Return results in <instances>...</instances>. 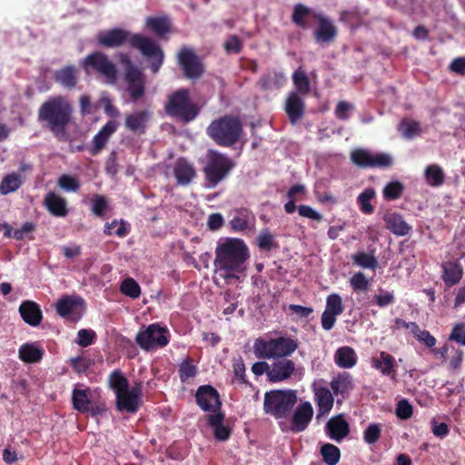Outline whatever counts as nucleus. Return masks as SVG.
Wrapping results in <instances>:
<instances>
[{
	"instance_id": "7",
	"label": "nucleus",
	"mask_w": 465,
	"mask_h": 465,
	"mask_svg": "<svg viewBox=\"0 0 465 465\" xmlns=\"http://www.w3.org/2000/svg\"><path fill=\"white\" fill-rule=\"evenodd\" d=\"M167 115L180 120L183 123H190L196 118L200 109L190 98L188 89L181 88L168 96L164 106Z\"/></svg>"
},
{
	"instance_id": "27",
	"label": "nucleus",
	"mask_w": 465,
	"mask_h": 465,
	"mask_svg": "<svg viewBox=\"0 0 465 465\" xmlns=\"http://www.w3.org/2000/svg\"><path fill=\"white\" fill-rule=\"evenodd\" d=\"M371 367L380 371L382 375L394 378L397 363L391 354L386 351H381L378 356L371 358Z\"/></svg>"
},
{
	"instance_id": "26",
	"label": "nucleus",
	"mask_w": 465,
	"mask_h": 465,
	"mask_svg": "<svg viewBox=\"0 0 465 465\" xmlns=\"http://www.w3.org/2000/svg\"><path fill=\"white\" fill-rule=\"evenodd\" d=\"M19 313L25 322L31 326H38L43 319L40 306L33 301H25L19 306Z\"/></svg>"
},
{
	"instance_id": "25",
	"label": "nucleus",
	"mask_w": 465,
	"mask_h": 465,
	"mask_svg": "<svg viewBox=\"0 0 465 465\" xmlns=\"http://www.w3.org/2000/svg\"><path fill=\"white\" fill-rule=\"evenodd\" d=\"M150 118L149 112L143 110L125 116L124 125L126 129L137 134H144L147 129V123Z\"/></svg>"
},
{
	"instance_id": "17",
	"label": "nucleus",
	"mask_w": 465,
	"mask_h": 465,
	"mask_svg": "<svg viewBox=\"0 0 465 465\" xmlns=\"http://www.w3.org/2000/svg\"><path fill=\"white\" fill-rule=\"evenodd\" d=\"M313 417V408L308 401L302 402L295 409L290 424V430L293 433L304 431Z\"/></svg>"
},
{
	"instance_id": "1",
	"label": "nucleus",
	"mask_w": 465,
	"mask_h": 465,
	"mask_svg": "<svg viewBox=\"0 0 465 465\" xmlns=\"http://www.w3.org/2000/svg\"><path fill=\"white\" fill-rule=\"evenodd\" d=\"M98 45L106 48H116L128 43L130 47L138 50L146 59L153 74H157L164 62V52L153 38L142 34L114 27L97 35Z\"/></svg>"
},
{
	"instance_id": "23",
	"label": "nucleus",
	"mask_w": 465,
	"mask_h": 465,
	"mask_svg": "<svg viewBox=\"0 0 465 465\" xmlns=\"http://www.w3.org/2000/svg\"><path fill=\"white\" fill-rule=\"evenodd\" d=\"M118 123L114 120L108 121L94 136L93 146L90 149L92 155H96L105 147L110 136L117 130Z\"/></svg>"
},
{
	"instance_id": "31",
	"label": "nucleus",
	"mask_w": 465,
	"mask_h": 465,
	"mask_svg": "<svg viewBox=\"0 0 465 465\" xmlns=\"http://www.w3.org/2000/svg\"><path fill=\"white\" fill-rule=\"evenodd\" d=\"M91 398L92 392L90 388L74 389L72 391L73 408L81 413H86L88 406L92 402Z\"/></svg>"
},
{
	"instance_id": "20",
	"label": "nucleus",
	"mask_w": 465,
	"mask_h": 465,
	"mask_svg": "<svg viewBox=\"0 0 465 465\" xmlns=\"http://www.w3.org/2000/svg\"><path fill=\"white\" fill-rule=\"evenodd\" d=\"M54 80L62 87L74 90L79 82V70L74 64L64 65L54 71Z\"/></svg>"
},
{
	"instance_id": "19",
	"label": "nucleus",
	"mask_w": 465,
	"mask_h": 465,
	"mask_svg": "<svg viewBox=\"0 0 465 465\" xmlns=\"http://www.w3.org/2000/svg\"><path fill=\"white\" fill-rule=\"evenodd\" d=\"M295 371V363L287 358L277 359L271 365L269 381L281 382L292 377Z\"/></svg>"
},
{
	"instance_id": "56",
	"label": "nucleus",
	"mask_w": 465,
	"mask_h": 465,
	"mask_svg": "<svg viewBox=\"0 0 465 465\" xmlns=\"http://www.w3.org/2000/svg\"><path fill=\"white\" fill-rule=\"evenodd\" d=\"M381 427L378 423L370 424L363 432V439L368 444L376 443L381 438Z\"/></svg>"
},
{
	"instance_id": "46",
	"label": "nucleus",
	"mask_w": 465,
	"mask_h": 465,
	"mask_svg": "<svg viewBox=\"0 0 465 465\" xmlns=\"http://www.w3.org/2000/svg\"><path fill=\"white\" fill-rule=\"evenodd\" d=\"M257 245L260 250L265 252H271L272 249H278L279 244L275 241L274 236L269 232V230H263L257 237Z\"/></svg>"
},
{
	"instance_id": "30",
	"label": "nucleus",
	"mask_w": 465,
	"mask_h": 465,
	"mask_svg": "<svg viewBox=\"0 0 465 465\" xmlns=\"http://www.w3.org/2000/svg\"><path fill=\"white\" fill-rule=\"evenodd\" d=\"M442 269V280L448 287L457 284L462 278L463 269L461 264L458 262H443Z\"/></svg>"
},
{
	"instance_id": "18",
	"label": "nucleus",
	"mask_w": 465,
	"mask_h": 465,
	"mask_svg": "<svg viewBox=\"0 0 465 465\" xmlns=\"http://www.w3.org/2000/svg\"><path fill=\"white\" fill-rule=\"evenodd\" d=\"M305 102L297 92H291L286 99L284 110L291 122L295 124L305 114Z\"/></svg>"
},
{
	"instance_id": "16",
	"label": "nucleus",
	"mask_w": 465,
	"mask_h": 465,
	"mask_svg": "<svg viewBox=\"0 0 465 465\" xmlns=\"http://www.w3.org/2000/svg\"><path fill=\"white\" fill-rule=\"evenodd\" d=\"M173 173L178 185L187 186L197 177V171L192 162L185 157H179L173 165Z\"/></svg>"
},
{
	"instance_id": "39",
	"label": "nucleus",
	"mask_w": 465,
	"mask_h": 465,
	"mask_svg": "<svg viewBox=\"0 0 465 465\" xmlns=\"http://www.w3.org/2000/svg\"><path fill=\"white\" fill-rule=\"evenodd\" d=\"M108 382L115 395L129 389V381L121 370L113 371L109 375Z\"/></svg>"
},
{
	"instance_id": "41",
	"label": "nucleus",
	"mask_w": 465,
	"mask_h": 465,
	"mask_svg": "<svg viewBox=\"0 0 465 465\" xmlns=\"http://www.w3.org/2000/svg\"><path fill=\"white\" fill-rule=\"evenodd\" d=\"M315 401L322 413L329 412L333 406V396L327 388H319L315 392Z\"/></svg>"
},
{
	"instance_id": "8",
	"label": "nucleus",
	"mask_w": 465,
	"mask_h": 465,
	"mask_svg": "<svg viewBox=\"0 0 465 465\" xmlns=\"http://www.w3.org/2000/svg\"><path fill=\"white\" fill-rule=\"evenodd\" d=\"M297 402V396L292 391L275 390L265 393L263 411L275 419L287 418Z\"/></svg>"
},
{
	"instance_id": "52",
	"label": "nucleus",
	"mask_w": 465,
	"mask_h": 465,
	"mask_svg": "<svg viewBox=\"0 0 465 465\" xmlns=\"http://www.w3.org/2000/svg\"><path fill=\"white\" fill-rule=\"evenodd\" d=\"M325 311L336 315H340L343 312L344 306L339 294L332 293L327 297Z\"/></svg>"
},
{
	"instance_id": "61",
	"label": "nucleus",
	"mask_w": 465,
	"mask_h": 465,
	"mask_svg": "<svg viewBox=\"0 0 465 465\" xmlns=\"http://www.w3.org/2000/svg\"><path fill=\"white\" fill-rule=\"evenodd\" d=\"M232 371L234 379L237 380L239 383L246 384L248 382L245 378V365L241 357L237 360H234L232 363Z\"/></svg>"
},
{
	"instance_id": "4",
	"label": "nucleus",
	"mask_w": 465,
	"mask_h": 465,
	"mask_svg": "<svg viewBox=\"0 0 465 465\" xmlns=\"http://www.w3.org/2000/svg\"><path fill=\"white\" fill-rule=\"evenodd\" d=\"M206 133L217 145L232 147L240 141L243 128L238 117L224 115L213 120L207 127Z\"/></svg>"
},
{
	"instance_id": "58",
	"label": "nucleus",
	"mask_w": 465,
	"mask_h": 465,
	"mask_svg": "<svg viewBox=\"0 0 465 465\" xmlns=\"http://www.w3.org/2000/svg\"><path fill=\"white\" fill-rule=\"evenodd\" d=\"M92 361L84 356H77L70 360V365L79 374L86 372L90 368Z\"/></svg>"
},
{
	"instance_id": "40",
	"label": "nucleus",
	"mask_w": 465,
	"mask_h": 465,
	"mask_svg": "<svg viewBox=\"0 0 465 465\" xmlns=\"http://www.w3.org/2000/svg\"><path fill=\"white\" fill-rule=\"evenodd\" d=\"M375 195L376 192L372 187L366 188L358 195L357 204L362 213L371 214L374 212V206L371 202L375 197Z\"/></svg>"
},
{
	"instance_id": "43",
	"label": "nucleus",
	"mask_w": 465,
	"mask_h": 465,
	"mask_svg": "<svg viewBox=\"0 0 465 465\" xmlns=\"http://www.w3.org/2000/svg\"><path fill=\"white\" fill-rule=\"evenodd\" d=\"M292 80L299 94L307 95L310 93L311 82L303 70L297 69L292 74Z\"/></svg>"
},
{
	"instance_id": "64",
	"label": "nucleus",
	"mask_w": 465,
	"mask_h": 465,
	"mask_svg": "<svg viewBox=\"0 0 465 465\" xmlns=\"http://www.w3.org/2000/svg\"><path fill=\"white\" fill-rule=\"evenodd\" d=\"M223 47L228 53L239 54L242 49V43L237 35H230Z\"/></svg>"
},
{
	"instance_id": "54",
	"label": "nucleus",
	"mask_w": 465,
	"mask_h": 465,
	"mask_svg": "<svg viewBox=\"0 0 465 465\" xmlns=\"http://www.w3.org/2000/svg\"><path fill=\"white\" fill-rule=\"evenodd\" d=\"M393 163L392 157L389 153H371L370 168H388Z\"/></svg>"
},
{
	"instance_id": "33",
	"label": "nucleus",
	"mask_w": 465,
	"mask_h": 465,
	"mask_svg": "<svg viewBox=\"0 0 465 465\" xmlns=\"http://www.w3.org/2000/svg\"><path fill=\"white\" fill-rule=\"evenodd\" d=\"M334 361L341 368L350 369L356 365L357 354L351 347L343 346L335 351Z\"/></svg>"
},
{
	"instance_id": "5",
	"label": "nucleus",
	"mask_w": 465,
	"mask_h": 465,
	"mask_svg": "<svg viewBox=\"0 0 465 465\" xmlns=\"http://www.w3.org/2000/svg\"><path fill=\"white\" fill-rule=\"evenodd\" d=\"M299 347L298 341L292 337L257 338L253 352L259 359H282L290 357Z\"/></svg>"
},
{
	"instance_id": "53",
	"label": "nucleus",
	"mask_w": 465,
	"mask_h": 465,
	"mask_svg": "<svg viewBox=\"0 0 465 465\" xmlns=\"http://www.w3.org/2000/svg\"><path fill=\"white\" fill-rule=\"evenodd\" d=\"M57 184L67 192H77L81 186L79 180L70 174H62L58 178Z\"/></svg>"
},
{
	"instance_id": "63",
	"label": "nucleus",
	"mask_w": 465,
	"mask_h": 465,
	"mask_svg": "<svg viewBox=\"0 0 465 465\" xmlns=\"http://www.w3.org/2000/svg\"><path fill=\"white\" fill-rule=\"evenodd\" d=\"M449 340L455 341L456 342L465 346V323H457L452 328Z\"/></svg>"
},
{
	"instance_id": "38",
	"label": "nucleus",
	"mask_w": 465,
	"mask_h": 465,
	"mask_svg": "<svg viewBox=\"0 0 465 465\" xmlns=\"http://www.w3.org/2000/svg\"><path fill=\"white\" fill-rule=\"evenodd\" d=\"M285 81L284 75L280 73H269L262 75L258 84L262 90L279 89Z\"/></svg>"
},
{
	"instance_id": "62",
	"label": "nucleus",
	"mask_w": 465,
	"mask_h": 465,
	"mask_svg": "<svg viewBox=\"0 0 465 465\" xmlns=\"http://www.w3.org/2000/svg\"><path fill=\"white\" fill-rule=\"evenodd\" d=\"M107 201L102 195H94L92 200V211L97 216H103L107 208Z\"/></svg>"
},
{
	"instance_id": "3",
	"label": "nucleus",
	"mask_w": 465,
	"mask_h": 465,
	"mask_svg": "<svg viewBox=\"0 0 465 465\" xmlns=\"http://www.w3.org/2000/svg\"><path fill=\"white\" fill-rule=\"evenodd\" d=\"M74 107L63 95L49 97L38 109V120L59 141H67V126L72 121Z\"/></svg>"
},
{
	"instance_id": "22",
	"label": "nucleus",
	"mask_w": 465,
	"mask_h": 465,
	"mask_svg": "<svg viewBox=\"0 0 465 465\" xmlns=\"http://www.w3.org/2000/svg\"><path fill=\"white\" fill-rule=\"evenodd\" d=\"M314 17L317 18L319 22L317 29L313 32L316 42L331 43L334 41L337 36V29L332 22L321 14H314Z\"/></svg>"
},
{
	"instance_id": "49",
	"label": "nucleus",
	"mask_w": 465,
	"mask_h": 465,
	"mask_svg": "<svg viewBox=\"0 0 465 465\" xmlns=\"http://www.w3.org/2000/svg\"><path fill=\"white\" fill-rule=\"evenodd\" d=\"M371 153L365 149H355L351 153V162L361 168L371 167Z\"/></svg>"
},
{
	"instance_id": "37",
	"label": "nucleus",
	"mask_w": 465,
	"mask_h": 465,
	"mask_svg": "<svg viewBox=\"0 0 465 465\" xmlns=\"http://www.w3.org/2000/svg\"><path fill=\"white\" fill-rule=\"evenodd\" d=\"M398 131L404 138L408 140L413 139L421 134L420 123L418 121L408 118H403L401 121Z\"/></svg>"
},
{
	"instance_id": "57",
	"label": "nucleus",
	"mask_w": 465,
	"mask_h": 465,
	"mask_svg": "<svg viewBox=\"0 0 465 465\" xmlns=\"http://www.w3.org/2000/svg\"><path fill=\"white\" fill-rule=\"evenodd\" d=\"M104 233L107 235L115 234L119 237H124L127 234V228L125 223L121 222L120 223L114 220L111 223H106L104 226Z\"/></svg>"
},
{
	"instance_id": "13",
	"label": "nucleus",
	"mask_w": 465,
	"mask_h": 465,
	"mask_svg": "<svg viewBox=\"0 0 465 465\" xmlns=\"http://www.w3.org/2000/svg\"><path fill=\"white\" fill-rule=\"evenodd\" d=\"M195 401L200 409L205 412L214 414L221 411L220 394L212 385H201L196 391Z\"/></svg>"
},
{
	"instance_id": "6",
	"label": "nucleus",
	"mask_w": 465,
	"mask_h": 465,
	"mask_svg": "<svg viewBox=\"0 0 465 465\" xmlns=\"http://www.w3.org/2000/svg\"><path fill=\"white\" fill-rule=\"evenodd\" d=\"M235 165V162L228 155L217 150L209 149L203 168L207 186L215 188L230 175Z\"/></svg>"
},
{
	"instance_id": "51",
	"label": "nucleus",
	"mask_w": 465,
	"mask_h": 465,
	"mask_svg": "<svg viewBox=\"0 0 465 465\" xmlns=\"http://www.w3.org/2000/svg\"><path fill=\"white\" fill-rule=\"evenodd\" d=\"M178 372L181 381L186 382L188 380L195 377L197 367L193 364L191 359L188 358L181 363Z\"/></svg>"
},
{
	"instance_id": "55",
	"label": "nucleus",
	"mask_w": 465,
	"mask_h": 465,
	"mask_svg": "<svg viewBox=\"0 0 465 465\" xmlns=\"http://www.w3.org/2000/svg\"><path fill=\"white\" fill-rule=\"evenodd\" d=\"M350 284L353 290V292H366L370 287V282L366 279V276L363 272H359L354 273L350 279Z\"/></svg>"
},
{
	"instance_id": "11",
	"label": "nucleus",
	"mask_w": 465,
	"mask_h": 465,
	"mask_svg": "<svg viewBox=\"0 0 465 465\" xmlns=\"http://www.w3.org/2000/svg\"><path fill=\"white\" fill-rule=\"evenodd\" d=\"M135 342L145 351L163 348L169 343V331L158 323L149 324L139 330Z\"/></svg>"
},
{
	"instance_id": "10",
	"label": "nucleus",
	"mask_w": 465,
	"mask_h": 465,
	"mask_svg": "<svg viewBox=\"0 0 465 465\" xmlns=\"http://www.w3.org/2000/svg\"><path fill=\"white\" fill-rule=\"evenodd\" d=\"M120 61L124 65V80L130 99L132 102H137L145 94V75L126 54H123Z\"/></svg>"
},
{
	"instance_id": "12",
	"label": "nucleus",
	"mask_w": 465,
	"mask_h": 465,
	"mask_svg": "<svg viewBox=\"0 0 465 465\" xmlns=\"http://www.w3.org/2000/svg\"><path fill=\"white\" fill-rule=\"evenodd\" d=\"M56 313L71 322L81 320L85 311V302L79 295L64 294L54 303Z\"/></svg>"
},
{
	"instance_id": "36",
	"label": "nucleus",
	"mask_w": 465,
	"mask_h": 465,
	"mask_svg": "<svg viewBox=\"0 0 465 465\" xmlns=\"http://www.w3.org/2000/svg\"><path fill=\"white\" fill-rule=\"evenodd\" d=\"M24 183L21 174L13 173L5 175L0 183V193L6 195L17 191Z\"/></svg>"
},
{
	"instance_id": "45",
	"label": "nucleus",
	"mask_w": 465,
	"mask_h": 465,
	"mask_svg": "<svg viewBox=\"0 0 465 465\" xmlns=\"http://www.w3.org/2000/svg\"><path fill=\"white\" fill-rule=\"evenodd\" d=\"M321 454L327 465H336L341 458L340 449L331 443L323 444L321 448Z\"/></svg>"
},
{
	"instance_id": "21",
	"label": "nucleus",
	"mask_w": 465,
	"mask_h": 465,
	"mask_svg": "<svg viewBox=\"0 0 465 465\" xmlns=\"http://www.w3.org/2000/svg\"><path fill=\"white\" fill-rule=\"evenodd\" d=\"M328 436L341 442L350 433V425L341 414L331 417L325 425Z\"/></svg>"
},
{
	"instance_id": "59",
	"label": "nucleus",
	"mask_w": 465,
	"mask_h": 465,
	"mask_svg": "<svg viewBox=\"0 0 465 465\" xmlns=\"http://www.w3.org/2000/svg\"><path fill=\"white\" fill-rule=\"evenodd\" d=\"M412 405L405 399L401 400L396 408V415L401 420H408L412 416Z\"/></svg>"
},
{
	"instance_id": "2",
	"label": "nucleus",
	"mask_w": 465,
	"mask_h": 465,
	"mask_svg": "<svg viewBox=\"0 0 465 465\" xmlns=\"http://www.w3.org/2000/svg\"><path fill=\"white\" fill-rule=\"evenodd\" d=\"M249 258V248L243 240L226 238L217 243L213 264L224 280H239L247 270Z\"/></svg>"
},
{
	"instance_id": "44",
	"label": "nucleus",
	"mask_w": 465,
	"mask_h": 465,
	"mask_svg": "<svg viewBox=\"0 0 465 465\" xmlns=\"http://www.w3.org/2000/svg\"><path fill=\"white\" fill-rule=\"evenodd\" d=\"M354 264L364 269L375 270L378 267V261L372 253L359 252L351 256Z\"/></svg>"
},
{
	"instance_id": "28",
	"label": "nucleus",
	"mask_w": 465,
	"mask_h": 465,
	"mask_svg": "<svg viewBox=\"0 0 465 465\" xmlns=\"http://www.w3.org/2000/svg\"><path fill=\"white\" fill-rule=\"evenodd\" d=\"M386 227L394 235L405 236L411 231V226L409 225L403 217L398 213H388L384 216Z\"/></svg>"
},
{
	"instance_id": "32",
	"label": "nucleus",
	"mask_w": 465,
	"mask_h": 465,
	"mask_svg": "<svg viewBox=\"0 0 465 465\" xmlns=\"http://www.w3.org/2000/svg\"><path fill=\"white\" fill-rule=\"evenodd\" d=\"M45 354V351L34 343H25L18 351L19 359L25 363L39 362Z\"/></svg>"
},
{
	"instance_id": "34",
	"label": "nucleus",
	"mask_w": 465,
	"mask_h": 465,
	"mask_svg": "<svg viewBox=\"0 0 465 465\" xmlns=\"http://www.w3.org/2000/svg\"><path fill=\"white\" fill-rule=\"evenodd\" d=\"M145 25L148 29L160 38H163L171 30L170 21L165 16H148Z\"/></svg>"
},
{
	"instance_id": "42",
	"label": "nucleus",
	"mask_w": 465,
	"mask_h": 465,
	"mask_svg": "<svg viewBox=\"0 0 465 465\" xmlns=\"http://www.w3.org/2000/svg\"><path fill=\"white\" fill-rule=\"evenodd\" d=\"M425 179L428 184L432 187H438L443 184L445 174L443 170L438 164H430L425 169Z\"/></svg>"
},
{
	"instance_id": "14",
	"label": "nucleus",
	"mask_w": 465,
	"mask_h": 465,
	"mask_svg": "<svg viewBox=\"0 0 465 465\" xmlns=\"http://www.w3.org/2000/svg\"><path fill=\"white\" fill-rule=\"evenodd\" d=\"M178 63L182 67L184 75L189 79H196L202 76L204 72L203 65L195 53L183 47L178 54Z\"/></svg>"
},
{
	"instance_id": "24",
	"label": "nucleus",
	"mask_w": 465,
	"mask_h": 465,
	"mask_svg": "<svg viewBox=\"0 0 465 465\" xmlns=\"http://www.w3.org/2000/svg\"><path fill=\"white\" fill-rule=\"evenodd\" d=\"M44 205L55 217H64L68 213L66 199L54 192H49L45 194Z\"/></svg>"
},
{
	"instance_id": "29",
	"label": "nucleus",
	"mask_w": 465,
	"mask_h": 465,
	"mask_svg": "<svg viewBox=\"0 0 465 465\" xmlns=\"http://www.w3.org/2000/svg\"><path fill=\"white\" fill-rule=\"evenodd\" d=\"M224 414L218 411L214 414H209L207 423L213 429V436L217 440H227L231 436L230 428L223 425Z\"/></svg>"
},
{
	"instance_id": "48",
	"label": "nucleus",
	"mask_w": 465,
	"mask_h": 465,
	"mask_svg": "<svg viewBox=\"0 0 465 465\" xmlns=\"http://www.w3.org/2000/svg\"><path fill=\"white\" fill-rule=\"evenodd\" d=\"M403 191L404 186L401 182H390L383 188V197L387 201H394L401 197Z\"/></svg>"
},
{
	"instance_id": "50",
	"label": "nucleus",
	"mask_w": 465,
	"mask_h": 465,
	"mask_svg": "<svg viewBox=\"0 0 465 465\" xmlns=\"http://www.w3.org/2000/svg\"><path fill=\"white\" fill-rule=\"evenodd\" d=\"M120 291L123 294L132 299H136L141 295L140 285L133 278L124 280L121 283Z\"/></svg>"
},
{
	"instance_id": "47",
	"label": "nucleus",
	"mask_w": 465,
	"mask_h": 465,
	"mask_svg": "<svg viewBox=\"0 0 465 465\" xmlns=\"http://www.w3.org/2000/svg\"><path fill=\"white\" fill-rule=\"evenodd\" d=\"M311 14V9L305 6L302 4H298L295 5L292 20V22L300 26L302 29H307L309 27L308 23L305 18Z\"/></svg>"
},
{
	"instance_id": "9",
	"label": "nucleus",
	"mask_w": 465,
	"mask_h": 465,
	"mask_svg": "<svg viewBox=\"0 0 465 465\" xmlns=\"http://www.w3.org/2000/svg\"><path fill=\"white\" fill-rule=\"evenodd\" d=\"M81 65L86 74L92 73L103 76L105 83L114 84L117 81L116 65L112 62L108 55L102 52H93L82 60Z\"/></svg>"
},
{
	"instance_id": "60",
	"label": "nucleus",
	"mask_w": 465,
	"mask_h": 465,
	"mask_svg": "<svg viewBox=\"0 0 465 465\" xmlns=\"http://www.w3.org/2000/svg\"><path fill=\"white\" fill-rule=\"evenodd\" d=\"M95 337L93 330L81 329L77 333L76 342L82 347H87L94 342Z\"/></svg>"
},
{
	"instance_id": "35",
	"label": "nucleus",
	"mask_w": 465,
	"mask_h": 465,
	"mask_svg": "<svg viewBox=\"0 0 465 465\" xmlns=\"http://www.w3.org/2000/svg\"><path fill=\"white\" fill-rule=\"evenodd\" d=\"M330 385L335 395L347 394L353 389L352 377L348 372L339 373Z\"/></svg>"
},
{
	"instance_id": "15",
	"label": "nucleus",
	"mask_w": 465,
	"mask_h": 465,
	"mask_svg": "<svg viewBox=\"0 0 465 465\" xmlns=\"http://www.w3.org/2000/svg\"><path fill=\"white\" fill-rule=\"evenodd\" d=\"M142 387L136 384L131 390H126L117 395L116 408L119 411H126L128 413H135L142 402Z\"/></svg>"
}]
</instances>
